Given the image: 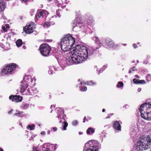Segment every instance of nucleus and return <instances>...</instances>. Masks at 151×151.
<instances>
[{"mask_svg": "<svg viewBox=\"0 0 151 151\" xmlns=\"http://www.w3.org/2000/svg\"><path fill=\"white\" fill-rule=\"evenodd\" d=\"M62 93V94H63V93H62H62Z\"/></svg>", "mask_w": 151, "mask_h": 151, "instance_id": "obj_58", "label": "nucleus"}, {"mask_svg": "<svg viewBox=\"0 0 151 151\" xmlns=\"http://www.w3.org/2000/svg\"><path fill=\"white\" fill-rule=\"evenodd\" d=\"M110 116H108V117H107V118H110Z\"/></svg>", "mask_w": 151, "mask_h": 151, "instance_id": "obj_53", "label": "nucleus"}, {"mask_svg": "<svg viewBox=\"0 0 151 151\" xmlns=\"http://www.w3.org/2000/svg\"><path fill=\"white\" fill-rule=\"evenodd\" d=\"M60 11H62V10L58 9L56 12V14L59 17H60L61 16Z\"/></svg>", "mask_w": 151, "mask_h": 151, "instance_id": "obj_29", "label": "nucleus"}, {"mask_svg": "<svg viewBox=\"0 0 151 151\" xmlns=\"http://www.w3.org/2000/svg\"><path fill=\"white\" fill-rule=\"evenodd\" d=\"M5 0L6 1H8L9 0Z\"/></svg>", "mask_w": 151, "mask_h": 151, "instance_id": "obj_56", "label": "nucleus"}, {"mask_svg": "<svg viewBox=\"0 0 151 151\" xmlns=\"http://www.w3.org/2000/svg\"><path fill=\"white\" fill-rule=\"evenodd\" d=\"M66 117V115L64 114V115L61 116V118L63 119L64 121H65V118Z\"/></svg>", "mask_w": 151, "mask_h": 151, "instance_id": "obj_34", "label": "nucleus"}, {"mask_svg": "<svg viewBox=\"0 0 151 151\" xmlns=\"http://www.w3.org/2000/svg\"><path fill=\"white\" fill-rule=\"evenodd\" d=\"M132 70V69H131L130 70L129 72V73H131V70Z\"/></svg>", "mask_w": 151, "mask_h": 151, "instance_id": "obj_50", "label": "nucleus"}, {"mask_svg": "<svg viewBox=\"0 0 151 151\" xmlns=\"http://www.w3.org/2000/svg\"><path fill=\"white\" fill-rule=\"evenodd\" d=\"M87 118H86V116L84 117L83 119V123H85L86 121L87 122L91 119V117L88 116H87Z\"/></svg>", "mask_w": 151, "mask_h": 151, "instance_id": "obj_27", "label": "nucleus"}, {"mask_svg": "<svg viewBox=\"0 0 151 151\" xmlns=\"http://www.w3.org/2000/svg\"><path fill=\"white\" fill-rule=\"evenodd\" d=\"M139 111L142 117L148 120H151V104L149 103L143 104L140 106Z\"/></svg>", "mask_w": 151, "mask_h": 151, "instance_id": "obj_2", "label": "nucleus"}, {"mask_svg": "<svg viewBox=\"0 0 151 151\" xmlns=\"http://www.w3.org/2000/svg\"><path fill=\"white\" fill-rule=\"evenodd\" d=\"M88 55H92L94 52V50L91 47H88L87 48Z\"/></svg>", "mask_w": 151, "mask_h": 151, "instance_id": "obj_20", "label": "nucleus"}, {"mask_svg": "<svg viewBox=\"0 0 151 151\" xmlns=\"http://www.w3.org/2000/svg\"><path fill=\"white\" fill-rule=\"evenodd\" d=\"M105 111V110L104 109H103L102 110V111L103 112H104Z\"/></svg>", "mask_w": 151, "mask_h": 151, "instance_id": "obj_48", "label": "nucleus"}, {"mask_svg": "<svg viewBox=\"0 0 151 151\" xmlns=\"http://www.w3.org/2000/svg\"><path fill=\"white\" fill-rule=\"evenodd\" d=\"M87 149L86 151H98L101 149V145L97 141L91 140L85 144Z\"/></svg>", "mask_w": 151, "mask_h": 151, "instance_id": "obj_4", "label": "nucleus"}, {"mask_svg": "<svg viewBox=\"0 0 151 151\" xmlns=\"http://www.w3.org/2000/svg\"><path fill=\"white\" fill-rule=\"evenodd\" d=\"M141 90V89L140 88H139L137 89V91L138 92H140Z\"/></svg>", "mask_w": 151, "mask_h": 151, "instance_id": "obj_42", "label": "nucleus"}, {"mask_svg": "<svg viewBox=\"0 0 151 151\" xmlns=\"http://www.w3.org/2000/svg\"><path fill=\"white\" fill-rule=\"evenodd\" d=\"M104 46L108 49H114L118 46L115 44L114 41L109 37L106 38L103 42Z\"/></svg>", "mask_w": 151, "mask_h": 151, "instance_id": "obj_7", "label": "nucleus"}, {"mask_svg": "<svg viewBox=\"0 0 151 151\" xmlns=\"http://www.w3.org/2000/svg\"><path fill=\"white\" fill-rule=\"evenodd\" d=\"M71 52L70 58L67 59L70 64L73 63L75 64L82 63L88 58L87 48L82 45H77L75 48L71 51Z\"/></svg>", "mask_w": 151, "mask_h": 151, "instance_id": "obj_1", "label": "nucleus"}, {"mask_svg": "<svg viewBox=\"0 0 151 151\" xmlns=\"http://www.w3.org/2000/svg\"><path fill=\"white\" fill-rule=\"evenodd\" d=\"M28 76H25L24 78L25 79H27L28 78Z\"/></svg>", "mask_w": 151, "mask_h": 151, "instance_id": "obj_47", "label": "nucleus"}, {"mask_svg": "<svg viewBox=\"0 0 151 151\" xmlns=\"http://www.w3.org/2000/svg\"><path fill=\"white\" fill-rule=\"evenodd\" d=\"M28 105L27 104H25L23 105V107L25 108V107H28Z\"/></svg>", "mask_w": 151, "mask_h": 151, "instance_id": "obj_37", "label": "nucleus"}, {"mask_svg": "<svg viewBox=\"0 0 151 151\" xmlns=\"http://www.w3.org/2000/svg\"><path fill=\"white\" fill-rule=\"evenodd\" d=\"M57 110L58 116L57 117L59 119L61 118V116L64 115V111L63 109L59 108Z\"/></svg>", "mask_w": 151, "mask_h": 151, "instance_id": "obj_14", "label": "nucleus"}, {"mask_svg": "<svg viewBox=\"0 0 151 151\" xmlns=\"http://www.w3.org/2000/svg\"><path fill=\"white\" fill-rule=\"evenodd\" d=\"M137 63H139V61H138V60H137Z\"/></svg>", "mask_w": 151, "mask_h": 151, "instance_id": "obj_54", "label": "nucleus"}, {"mask_svg": "<svg viewBox=\"0 0 151 151\" xmlns=\"http://www.w3.org/2000/svg\"><path fill=\"white\" fill-rule=\"evenodd\" d=\"M34 26L33 23H31L28 25H26L25 27H24V31L25 33L30 34L34 32L35 28Z\"/></svg>", "mask_w": 151, "mask_h": 151, "instance_id": "obj_10", "label": "nucleus"}, {"mask_svg": "<svg viewBox=\"0 0 151 151\" xmlns=\"http://www.w3.org/2000/svg\"><path fill=\"white\" fill-rule=\"evenodd\" d=\"M95 132V130L93 128L89 127L86 130V133L88 135H91Z\"/></svg>", "mask_w": 151, "mask_h": 151, "instance_id": "obj_17", "label": "nucleus"}, {"mask_svg": "<svg viewBox=\"0 0 151 151\" xmlns=\"http://www.w3.org/2000/svg\"><path fill=\"white\" fill-rule=\"evenodd\" d=\"M61 40L67 42L69 43L71 45H73L75 43V39L73 38L70 34H68L65 35Z\"/></svg>", "mask_w": 151, "mask_h": 151, "instance_id": "obj_8", "label": "nucleus"}, {"mask_svg": "<svg viewBox=\"0 0 151 151\" xmlns=\"http://www.w3.org/2000/svg\"><path fill=\"white\" fill-rule=\"evenodd\" d=\"M50 131L49 130H47V134H50Z\"/></svg>", "mask_w": 151, "mask_h": 151, "instance_id": "obj_46", "label": "nucleus"}, {"mask_svg": "<svg viewBox=\"0 0 151 151\" xmlns=\"http://www.w3.org/2000/svg\"><path fill=\"white\" fill-rule=\"evenodd\" d=\"M124 86V83L122 82L119 81L118 83L116 86L117 88H121Z\"/></svg>", "mask_w": 151, "mask_h": 151, "instance_id": "obj_26", "label": "nucleus"}, {"mask_svg": "<svg viewBox=\"0 0 151 151\" xmlns=\"http://www.w3.org/2000/svg\"><path fill=\"white\" fill-rule=\"evenodd\" d=\"M61 122V121H60V122Z\"/></svg>", "mask_w": 151, "mask_h": 151, "instance_id": "obj_59", "label": "nucleus"}, {"mask_svg": "<svg viewBox=\"0 0 151 151\" xmlns=\"http://www.w3.org/2000/svg\"><path fill=\"white\" fill-rule=\"evenodd\" d=\"M2 29L3 30V31L5 32H6L7 31V29L5 27V26H2Z\"/></svg>", "mask_w": 151, "mask_h": 151, "instance_id": "obj_33", "label": "nucleus"}, {"mask_svg": "<svg viewBox=\"0 0 151 151\" xmlns=\"http://www.w3.org/2000/svg\"><path fill=\"white\" fill-rule=\"evenodd\" d=\"M45 151H52L50 150V148H47L45 150Z\"/></svg>", "mask_w": 151, "mask_h": 151, "instance_id": "obj_38", "label": "nucleus"}, {"mask_svg": "<svg viewBox=\"0 0 151 151\" xmlns=\"http://www.w3.org/2000/svg\"><path fill=\"white\" fill-rule=\"evenodd\" d=\"M0 151H4L0 147Z\"/></svg>", "mask_w": 151, "mask_h": 151, "instance_id": "obj_49", "label": "nucleus"}, {"mask_svg": "<svg viewBox=\"0 0 151 151\" xmlns=\"http://www.w3.org/2000/svg\"><path fill=\"white\" fill-rule=\"evenodd\" d=\"M5 7L3 0H0V12L4 10Z\"/></svg>", "mask_w": 151, "mask_h": 151, "instance_id": "obj_19", "label": "nucleus"}, {"mask_svg": "<svg viewBox=\"0 0 151 151\" xmlns=\"http://www.w3.org/2000/svg\"><path fill=\"white\" fill-rule=\"evenodd\" d=\"M79 133L80 134H82L83 133H80V132H79Z\"/></svg>", "mask_w": 151, "mask_h": 151, "instance_id": "obj_55", "label": "nucleus"}, {"mask_svg": "<svg viewBox=\"0 0 151 151\" xmlns=\"http://www.w3.org/2000/svg\"><path fill=\"white\" fill-rule=\"evenodd\" d=\"M5 27L7 29L9 28V24H6L5 25Z\"/></svg>", "mask_w": 151, "mask_h": 151, "instance_id": "obj_35", "label": "nucleus"}, {"mask_svg": "<svg viewBox=\"0 0 151 151\" xmlns=\"http://www.w3.org/2000/svg\"><path fill=\"white\" fill-rule=\"evenodd\" d=\"M84 84L88 86H95L96 84V82H94L92 81H87L84 83Z\"/></svg>", "mask_w": 151, "mask_h": 151, "instance_id": "obj_21", "label": "nucleus"}, {"mask_svg": "<svg viewBox=\"0 0 151 151\" xmlns=\"http://www.w3.org/2000/svg\"><path fill=\"white\" fill-rule=\"evenodd\" d=\"M25 94H27V93H25Z\"/></svg>", "mask_w": 151, "mask_h": 151, "instance_id": "obj_57", "label": "nucleus"}, {"mask_svg": "<svg viewBox=\"0 0 151 151\" xmlns=\"http://www.w3.org/2000/svg\"><path fill=\"white\" fill-rule=\"evenodd\" d=\"M87 90V88L86 86H85L84 87H82L81 88V90L82 91H86Z\"/></svg>", "mask_w": 151, "mask_h": 151, "instance_id": "obj_31", "label": "nucleus"}, {"mask_svg": "<svg viewBox=\"0 0 151 151\" xmlns=\"http://www.w3.org/2000/svg\"><path fill=\"white\" fill-rule=\"evenodd\" d=\"M55 108V106L54 105H52L51 106V107L50 108Z\"/></svg>", "mask_w": 151, "mask_h": 151, "instance_id": "obj_43", "label": "nucleus"}, {"mask_svg": "<svg viewBox=\"0 0 151 151\" xmlns=\"http://www.w3.org/2000/svg\"><path fill=\"white\" fill-rule=\"evenodd\" d=\"M133 46L134 48H136L137 47V45L135 44H133Z\"/></svg>", "mask_w": 151, "mask_h": 151, "instance_id": "obj_40", "label": "nucleus"}, {"mask_svg": "<svg viewBox=\"0 0 151 151\" xmlns=\"http://www.w3.org/2000/svg\"><path fill=\"white\" fill-rule=\"evenodd\" d=\"M146 78L147 81H151V75L149 74L146 76Z\"/></svg>", "mask_w": 151, "mask_h": 151, "instance_id": "obj_30", "label": "nucleus"}, {"mask_svg": "<svg viewBox=\"0 0 151 151\" xmlns=\"http://www.w3.org/2000/svg\"><path fill=\"white\" fill-rule=\"evenodd\" d=\"M78 122L76 120L73 121L72 122V124L73 125L76 126L78 124Z\"/></svg>", "mask_w": 151, "mask_h": 151, "instance_id": "obj_32", "label": "nucleus"}, {"mask_svg": "<svg viewBox=\"0 0 151 151\" xmlns=\"http://www.w3.org/2000/svg\"><path fill=\"white\" fill-rule=\"evenodd\" d=\"M134 68H135V67H133V70H132L133 71H134V70H135L134 69Z\"/></svg>", "mask_w": 151, "mask_h": 151, "instance_id": "obj_51", "label": "nucleus"}, {"mask_svg": "<svg viewBox=\"0 0 151 151\" xmlns=\"http://www.w3.org/2000/svg\"><path fill=\"white\" fill-rule=\"evenodd\" d=\"M48 14V12L46 10L41 9L37 12L35 17L36 19L38 20L41 18H46Z\"/></svg>", "mask_w": 151, "mask_h": 151, "instance_id": "obj_9", "label": "nucleus"}, {"mask_svg": "<svg viewBox=\"0 0 151 151\" xmlns=\"http://www.w3.org/2000/svg\"><path fill=\"white\" fill-rule=\"evenodd\" d=\"M133 81L135 84H144L146 83L145 81L144 80H139L135 79H134L133 80Z\"/></svg>", "mask_w": 151, "mask_h": 151, "instance_id": "obj_18", "label": "nucleus"}, {"mask_svg": "<svg viewBox=\"0 0 151 151\" xmlns=\"http://www.w3.org/2000/svg\"><path fill=\"white\" fill-rule=\"evenodd\" d=\"M22 47L24 49L26 48V47L25 45H23Z\"/></svg>", "mask_w": 151, "mask_h": 151, "instance_id": "obj_45", "label": "nucleus"}, {"mask_svg": "<svg viewBox=\"0 0 151 151\" xmlns=\"http://www.w3.org/2000/svg\"><path fill=\"white\" fill-rule=\"evenodd\" d=\"M13 110H11L10 111H9L8 112V114H10L11 113V112H12Z\"/></svg>", "mask_w": 151, "mask_h": 151, "instance_id": "obj_44", "label": "nucleus"}, {"mask_svg": "<svg viewBox=\"0 0 151 151\" xmlns=\"http://www.w3.org/2000/svg\"><path fill=\"white\" fill-rule=\"evenodd\" d=\"M19 18L21 20H22L23 19V17L22 16H20L19 17Z\"/></svg>", "mask_w": 151, "mask_h": 151, "instance_id": "obj_41", "label": "nucleus"}, {"mask_svg": "<svg viewBox=\"0 0 151 151\" xmlns=\"http://www.w3.org/2000/svg\"><path fill=\"white\" fill-rule=\"evenodd\" d=\"M41 135H44L45 134V132L42 131V132H41Z\"/></svg>", "mask_w": 151, "mask_h": 151, "instance_id": "obj_39", "label": "nucleus"}, {"mask_svg": "<svg viewBox=\"0 0 151 151\" xmlns=\"http://www.w3.org/2000/svg\"><path fill=\"white\" fill-rule=\"evenodd\" d=\"M17 65L15 63L9 64L6 66L2 70L1 73L4 75L12 74Z\"/></svg>", "mask_w": 151, "mask_h": 151, "instance_id": "obj_5", "label": "nucleus"}, {"mask_svg": "<svg viewBox=\"0 0 151 151\" xmlns=\"http://www.w3.org/2000/svg\"><path fill=\"white\" fill-rule=\"evenodd\" d=\"M16 112H17L14 114V115L17 116L18 117H21L24 116L22 114L23 113V112L22 111H17Z\"/></svg>", "mask_w": 151, "mask_h": 151, "instance_id": "obj_24", "label": "nucleus"}, {"mask_svg": "<svg viewBox=\"0 0 151 151\" xmlns=\"http://www.w3.org/2000/svg\"><path fill=\"white\" fill-rule=\"evenodd\" d=\"M113 127L116 130L119 131L121 130V125L117 121H116L114 122Z\"/></svg>", "mask_w": 151, "mask_h": 151, "instance_id": "obj_13", "label": "nucleus"}, {"mask_svg": "<svg viewBox=\"0 0 151 151\" xmlns=\"http://www.w3.org/2000/svg\"><path fill=\"white\" fill-rule=\"evenodd\" d=\"M9 99L12 101L19 102L22 101V97L17 95H12L9 96Z\"/></svg>", "mask_w": 151, "mask_h": 151, "instance_id": "obj_12", "label": "nucleus"}, {"mask_svg": "<svg viewBox=\"0 0 151 151\" xmlns=\"http://www.w3.org/2000/svg\"><path fill=\"white\" fill-rule=\"evenodd\" d=\"M28 85L26 83H23L21 86L20 91L21 93H24L28 87Z\"/></svg>", "mask_w": 151, "mask_h": 151, "instance_id": "obj_15", "label": "nucleus"}, {"mask_svg": "<svg viewBox=\"0 0 151 151\" xmlns=\"http://www.w3.org/2000/svg\"><path fill=\"white\" fill-rule=\"evenodd\" d=\"M135 76L137 78H139V76H137V75H136V76Z\"/></svg>", "mask_w": 151, "mask_h": 151, "instance_id": "obj_52", "label": "nucleus"}, {"mask_svg": "<svg viewBox=\"0 0 151 151\" xmlns=\"http://www.w3.org/2000/svg\"><path fill=\"white\" fill-rule=\"evenodd\" d=\"M27 129H29L30 130H34L35 129V126L34 124L31 125H29L27 127Z\"/></svg>", "mask_w": 151, "mask_h": 151, "instance_id": "obj_28", "label": "nucleus"}, {"mask_svg": "<svg viewBox=\"0 0 151 151\" xmlns=\"http://www.w3.org/2000/svg\"><path fill=\"white\" fill-rule=\"evenodd\" d=\"M39 50L43 56L47 57L50 55L51 48L48 45L42 43L40 45Z\"/></svg>", "mask_w": 151, "mask_h": 151, "instance_id": "obj_6", "label": "nucleus"}, {"mask_svg": "<svg viewBox=\"0 0 151 151\" xmlns=\"http://www.w3.org/2000/svg\"><path fill=\"white\" fill-rule=\"evenodd\" d=\"M92 39L93 40H94L95 42L96 43L98 44L100 46L101 45L102 43L101 42L99 39L97 37H92Z\"/></svg>", "mask_w": 151, "mask_h": 151, "instance_id": "obj_23", "label": "nucleus"}, {"mask_svg": "<svg viewBox=\"0 0 151 151\" xmlns=\"http://www.w3.org/2000/svg\"><path fill=\"white\" fill-rule=\"evenodd\" d=\"M53 130V131L55 132L57 130V129L56 127H54L52 128Z\"/></svg>", "mask_w": 151, "mask_h": 151, "instance_id": "obj_36", "label": "nucleus"}, {"mask_svg": "<svg viewBox=\"0 0 151 151\" xmlns=\"http://www.w3.org/2000/svg\"><path fill=\"white\" fill-rule=\"evenodd\" d=\"M16 45L17 47H20L22 44H24V42H23L22 40L19 39L16 42Z\"/></svg>", "mask_w": 151, "mask_h": 151, "instance_id": "obj_22", "label": "nucleus"}, {"mask_svg": "<svg viewBox=\"0 0 151 151\" xmlns=\"http://www.w3.org/2000/svg\"><path fill=\"white\" fill-rule=\"evenodd\" d=\"M150 137H144L137 142V149L139 151L146 150L150 148Z\"/></svg>", "mask_w": 151, "mask_h": 151, "instance_id": "obj_3", "label": "nucleus"}, {"mask_svg": "<svg viewBox=\"0 0 151 151\" xmlns=\"http://www.w3.org/2000/svg\"><path fill=\"white\" fill-rule=\"evenodd\" d=\"M73 46V45H71L69 43H67V42L61 40V48L62 50L64 51L67 52Z\"/></svg>", "mask_w": 151, "mask_h": 151, "instance_id": "obj_11", "label": "nucleus"}, {"mask_svg": "<svg viewBox=\"0 0 151 151\" xmlns=\"http://www.w3.org/2000/svg\"><path fill=\"white\" fill-rule=\"evenodd\" d=\"M68 126V123L65 121H64L62 122V130H66V127Z\"/></svg>", "mask_w": 151, "mask_h": 151, "instance_id": "obj_25", "label": "nucleus"}, {"mask_svg": "<svg viewBox=\"0 0 151 151\" xmlns=\"http://www.w3.org/2000/svg\"><path fill=\"white\" fill-rule=\"evenodd\" d=\"M51 20L50 19L49 22L47 21L45 22L44 23V27H48L51 25H53L55 24V22L53 21H51Z\"/></svg>", "mask_w": 151, "mask_h": 151, "instance_id": "obj_16", "label": "nucleus"}]
</instances>
